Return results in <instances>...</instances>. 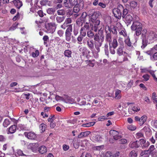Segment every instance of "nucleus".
Wrapping results in <instances>:
<instances>
[{
	"label": "nucleus",
	"mask_w": 157,
	"mask_h": 157,
	"mask_svg": "<svg viewBox=\"0 0 157 157\" xmlns=\"http://www.w3.org/2000/svg\"><path fill=\"white\" fill-rule=\"evenodd\" d=\"M57 13L59 15H63L65 14V11L64 10H59L57 11Z\"/></svg>",
	"instance_id": "obj_51"
},
{
	"label": "nucleus",
	"mask_w": 157,
	"mask_h": 157,
	"mask_svg": "<svg viewBox=\"0 0 157 157\" xmlns=\"http://www.w3.org/2000/svg\"><path fill=\"white\" fill-rule=\"evenodd\" d=\"M86 45L88 48L91 51L93 55L94 56H98V53L100 52V48L99 49H98L95 48L94 43L93 40L89 39L87 41Z\"/></svg>",
	"instance_id": "obj_4"
},
{
	"label": "nucleus",
	"mask_w": 157,
	"mask_h": 157,
	"mask_svg": "<svg viewBox=\"0 0 157 157\" xmlns=\"http://www.w3.org/2000/svg\"><path fill=\"white\" fill-rule=\"evenodd\" d=\"M47 151V147L44 146L42 145L38 148V151L41 154H44L46 153Z\"/></svg>",
	"instance_id": "obj_21"
},
{
	"label": "nucleus",
	"mask_w": 157,
	"mask_h": 157,
	"mask_svg": "<svg viewBox=\"0 0 157 157\" xmlns=\"http://www.w3.org/2000/svg\"><path fill=\"white\" fill-rule=\"evenodd\" d=\"M107 119V118L105 116H103L99 117L98 118V120L99 121H102Z\"/></svg>",
	"instance_id": "obj_63"
},
{
	"label": "nucleus",
	"mask_w": 157,
	"mask_h": 157,
	"mask_svg": "<svg viewBox=\"0 0 157 157\" xmlns=\"http://www.w3.org/2000/svg\"><path fill=\"white\" fill-rule=\"evenodd\" d=\"M142 28H139V29L135 30V33L134 35H136V36H138L141 34L142 35Z\"/></svg>",
	"instance_id": "obj_34"
},
{
	"label": "nucleus",
	"mask_w": 157,
	"mask_h": 157,
	"mask_svg": "<svg viewBox=\"0 0 157 157\" xmlns=\"http://www.w3.org/2000/svg\"><path fill=\"white\" fill-rule=\"evenodd\" d=\"M152 98L154 101L157 103V95L155 92L152 93Z\"/></svg>",
	"instance_id": "obj_47"
},
{
	"label": "nucleus",
	"mask_w": 157,
	"mask_h": 157,
	"mask_svg": "<svg viewBox=\"0 0 157 157\" xmlns=\"http://www.w3.org/2000/svg\"><path fill=\"white\" fill-rule=\"evenodd\" d=\"M84 20L82 14L80 17L76 20V23L77 25L79 26H82L83 23L84 22Z\"/></svg>",
	"instance_id": "obj_25"
},
{
	"label": "nucleus",
	"mask_w": 157,
	"mask_h": 157,
	"mask_svg": "<svg viewBox=\"0 0 157 157\" xmlns=\"http://www.w3.org/2000/svg\"><path fill=\"white\" fill-rule=\"evenodd\" d=\"M128 129L131 131L135 130L136 128V126L132 124L129 125L128 126Z\"/></svg>",
	"instance_id": "obj_50"
},
{
	"label": "nucleus",
	"mask_w": 157,
	"mask_h": 157,
	"mask_svg": "<svg viewBox=\"0 0 157 157\" xmlns=\"http://www.w3.org/2000/svg\"><path fill=\"white\" fill-rule=\"evenodd\" d=\"M24 135L25 137L31 140H35L36 137V134L33 132H25L24 133Z\"/></svg>",
	"instance_id": "obj_13"
},
{
	"label": "nucleus",
	"mask_w": 157,
	"mask_h": 157,
	"mask_svg": "<svg viewBox=\"0 0 157 157\" xmlns=\"http://www.w3.org/2000/svg\"><path fill=\"white\" fill-rule=\"evenodd\" d=\"M82 136L83 137H86L90 133V131H85L82 132Z\"/></svg>",
	"instance_id": "obj_56"
},
{
	"label": "nucleus",
	"mask_w": 157,
	"mask_h": 157,
	"mask_svg": "<svg viewBox=\"0 0 157 157\" xmlns=\"http://www.w3.org/2000/svg\"><path fill=\"white\" fill-rule=\"evenodd\" d=\"M17 128V126L15 125H11L9 128V132L11 134L14 133L16 131Z\"/></svg>",
	"instance_id": "obj_28"
},
{
	"label": "nucleus",
	"mask_w": 157,
	"mask_h": 157,
	"mask_svg": "<svg viewBox=\"0 0 157 157\" xmlns=\"http://www.w3.org/2000/svg\"><path fill=\"white\" fill-rule=\"evenodd\" d=\"M95 122L94 121L91 122L86 124H83L82 125V126L83 127H89L93 126Z\"/></svg>",
	"instance_id": "obj_35"
},
{
	"label": "nucleus",
	"mask_w": 157,
	"mask_h": 157,
	"mask_svg": "<svg viewBox=\"0 0 157 157\" xmlns=\"http://www.w3.org/2000/svg\"><path fill=\"white\" fill-rule=\"evenodd\" d=\"M142 130L145 132L146 135L147 136H149L151 135V130L148 126L144 127Z\"/></svg>",
	"instance_id": "obj_18"
},
{
	"label": "nucleus",
	"mask_w": 157,
	"mask_h": 157,
	"mask_svg": "<svg viewBox=\"0 0 157 157\" xmlns=\"http://www.w3.org/2000/svg\"><path fill=\"white\" fill-rule=\"evenodd\" d=\"M113 12L116 18L120 19L122 17L126 23L130 24L132 21L133 17L129 14L128 10L121 4L119 5L117 8L113 9Z\"/></svg>",
	"instance_id": "obj_1"
},
{
	"label": "nucleus",
	"mask_w": 157,
	"mask_h": 157,
	"mask_svg": "<svg viewBox=\"0 0 157 157\" xmlns=\"http://www.w3.org/2000/svg\"><path fill=\"white\" fill-rule=\"evenodd\" d=\"M17 155L18 156H24L25 155L23 153V151L20 149L17 150L16 152Z\"/></svg>",
	"instance_id": "obj_49"
},
{
	"label": "nucleus",
	"mask_w": 157,
	"mask_h": 157,
	"mask_svg": "<svg viewBox=\"0 0 157 157\" xmlns=\"http://www.w3.org/2000/svg\"><path fill=\"white\" fill-rule=\"evenodd\" d=\"M55 10L53 8H49L47 9V13L49 14H53L55 12Z\"/></svg>",
	"instance_id": "obj_43"
},
{
	"label": "nucleus",
	"mask_w": 157,
	"mask_h": 157,
	"mask_svg": "<svg viewBox=\"0 0 157 157\" xmlns=\"http://www.w3.org/2000/svg\"><path fill=\"white\" fill-rule=\"evenodd\" d=\"M85 36H82V35L80 34L77 38V43L79 44H82V41L83 39V37Z\"/></svg>",
	"instance_id": "obj_36"
},
{
	"label": "nucleus",
	"mask_w": 157,
	"mask_h": 157,
	"mask_svg": "<svg viewBox=\"0 0 157 157\" xmlns=\"http://www.w3.org/2000/svg\"><path fill=\"white\" fill-rule=\"evenodd\" d=\"M69 26H71V27H72V25H71V24L68 25L65 22L63 24V25H61V27L62 29H66V27H67V28H68V27H69Z\"/></svg>",
	"instance_id": "obj_42"
},
{
	"label": "nucleus",
	"mask_w": 157,
	"mask_h": 157,
	"mask_svg": "<svg viewBox=\"0 0 157 157\" xmlns=\"http://www.w3.org/2000/svg\"><path fill=\"white\" fill-rule=\"evenodd\" d=\"M57 33L59 37H62L64 34V31L60 29L58 31Z\"/></svg>",
	"instance_id": "obj_57"
},
{
	"label": "nucleus",
	"mask_w": 157,
	"mask_h": 157,
	"mask_svg": "<svg viewBox=\"0 0 157 157\" xmlns=\"http://www.w3.org/2000/svg\"><path fill=\"white\" fill-rule=\"evenodd\" d=\"M73 33L75 36H76L78 34V30L77 28L74 27L73 30Z\"/></svg>",
	"instance_id": "obj_55"
},
{
	"label": "nucleus",
	"mask_w": 157,
	"mask_h": 157,
	"mask_svg": "<svg viewBox=\"0 0 157 157\" xmlns=\"http://www.w3.org/2000/svg\"><path fill=\"white\" fill-rule=\"evenodd\" d=\"M117 31L119 32L118 41L119 42L120 41L123 42L124 38L125 39L129 36L126 30L121 24L117 26Z\"/></svg>",
	"instance_id": "obj_3"
},
{
	"label": "nucleus",
	"mask_w": 157,
	"mask_h": 157,
	"mask_svg": "<svg viewBox=\"0 0 157 157\" xmlns=\"http://www.w3.org/2000/svg\"><path fill=\"white\" fill-rule=\"evenodd\" d=\"M132 109L134 112H137L140 110V109L139 107L135 106L132 107Z\"/></svg>",
	"instance_id": "obj_53"
},
{
	"label": "nucleus",
	"mask_w": 157,
	"mask_h": 157,
	"mask_svg": "<svg viewBox=\"0 0 157 157\" xmlns=\"http://www.w3.org/2000/svg\"><path fill=\"white\" fill-rule=\"evenodd\" d=\"M143 78H144V80L145 81H148L150 78V75L148 74H146L142 76Z\"/></svg>",
	"instance_id": "obj_52"
},
{
	"label": "nucleus",
	"mask_w": 157,
	"mask_h": 157,
	"mask_svg": "<svg viewBox=\"0 0 157 157\" xmlns=\"http://www.w3.org/2000/svg\"><path fill=\"white\" fill-rule=\"evenodd\" d=\"M46 125L44 123L41 124L40 125V128L41 132H44L46 128Z\"/></svg>",
	"instance_id": "obj_38"
},
{
	"label": "nucleus",
	"mask_w": 157,
	"mask_h": 157,
	"mask_svg": "<svg viewBox=\"0 0 157 157\" xmlns=\"http://www.w3.org/2000/svg\"><path fill=\"white\" fill-rule=\"evenodd\" d=\"M133 81L132 80H130L129 82L127 84V86L128 88H130L133 85Z\"/></svg>",
	"instance_id": "obj_58"
},
{
	"label": "nucleus",
	"mask_w": 157,
	"mask_h": 157,
	"mask_svg": "<svg viewBox=\"0 0 157 157\" xmlns=\"http://www.w3.org/2000/svg\"><path fill=\"white\" fill-rule=\"evenodd\" d=\"M105 40L109 43L112 42V36L110 31L109 26L108 25H105Z\"/></svg>",
	"instance_id": "obj_7"
},
{
	"label": "nucleus",
	"mask_w": 157,
	"mask_h": 157,
	"mask_svg": "<svg viewBox=\"0 0 157 157\" xmlns=\"http://www.w3.org/2000/svg\"><path fill=\"white\" fill-rule=\"evenodd\" d=\"M39 54V52L38 50H36L35 52L32 53V56L33 57H37Z\"/></svg>",
	"instance_id": "obj_46"
},
{
	"label": "nucleus",
	"mask_w": 157,
	"mask_h": 157,
	"mask_svg": "<svg viewBox=\"0 0 157 157\" xmlns=\"http://www.w3.org/2000/svg\"><path fill=\"white\" fill-rule=\"evenodd\" d=\"M64 18L63 17L57 16L56 17V20L58 23H60L64 20Z\"/></svg>",
	"instance_id": "obj_39"
},
{
	"label": "nucleus",
	"mask_w": 157,
	"mask_h": 157,
	"mask_svg": "<svg viewBox=\"0 0 157 157\" xmlns=\"http://www.w3.org/2000/svg\"><path fill=\"white\" fill-rule=\"evenodd\" d=\"M151 124L154 127L157 128V120L152 121Z\"/></svg>",
	"instance_id": "obj_64"
},
{
	"label": "nucleus",
	"mask_w": 157,
	"mask_h": 157,
	"mask_svg": "<svg viewBox=\"0 0 157 157\" xmlns=\"http://www.w3.org/2000/svg\"><path fill=\"white\" fill-rule=\"evenodd\" d=\"M124 41L125 45L131 48L133 47V45L134 44V43H133L132 41L130 40L129 36L125 38Z\"/></svg>",
	"instance_id": "obj_17"
},
{
	"label": "nucleus",
	"mask_w": 157,
	"mask_h": 157,
	"mask_svg": "<svg viewBox=\"0 0 157 157\" xmlns=\"http://www.w3.org/2000/svg\"><path fill=\"white\" fill-rule=\"evenodd\" d=\"M78 50L80 54L83 56H86L90 53V51L86 47L79 46Z\"/></svg>",
	"instance_id": "obj_12"
},
{
	"label": "nucleus",
	"mask_w": 157,
	"mask_h": 157,
	"mask_svg": "<svg viewBox=\"0 0 157 157\" xmlns=\"http://www.w3.org/2000/svg\"><path fill=\"white\" fill-rule=\"evenodd\" d=\"M137 152L135 150H132L129 153L130 157H137Z\"/></svg>",
	"instance_id": "obj_33"
},
{
	"label": "nucleus",
	"mask_w": 157,
	"mask_h": 157,
	"mask_svg": "<svg viewBox=\"0 0 157 157\" xmlns=\"http://www.w3.org/2000/svg\"><path fill=\"white\" fill-rule=\"evenodd\" d=\"M127 143V140L124 139H121L119 140V143L120 144H125Z\"/></svg>",
	"instance_id": "obj_62"
},
{
	"label": "nucleus",
	"mask_w": 157,
	"mask_h": 157,
	"mask_svg": "<svg viewBox=\"0 0 157 157\" xmlns=\"http://www.w3.org/2000/svg\"><path fill=\"white\" fill-rule=\"evenodd\" d=\"M121 91L120 90H117L115 93V98L116 99H120L121 98Z\"/></svg>",
	"instance_id": "obj_30"
},
{
	"label": "nucleus",
	"mask_w": 157,
	"mask_h": 157,
	"mask_svg": "<svg viewBox=\"0 0 157 157\" xmlns=\"http://www.w3.org/2000/svg\"><path fill=\"white\" fill-rule=\"evenodd\" d=\"M116 48H114L113 47L109 46V50L110 53L112 54H114L115 53V49Z\"/></svg>",
	"instance_id": "obj_59"
},
{
	"label": "nucleus",
	"mask_w": 157,
	"mask_h": 157,
	"mask_svg": "<svg viewBox=\"0 0 157 157\" xmlns=\"http://www.w3.org/2000/svg\"><path fill=\"white\" fill-rule=\"evenodd\" d=\"M145 36L148 40L149 42L151 43L157 38V35L155 32L150 31L145 34Z\"/></svg>",
	"instance_id": "obj_8"
},
{
	"label": "nucleus",
	"mask_w": 157,
	"mask_h": 157,
	"mask_svg": "<svg viewBox=\"0 0 157 157\" xmlns=\"http://www.w3.org/2000/svg\"><path fill=\"white\" fill-rule=\"evenodd\" d=\"M94 40L95 41L94 42L95 48L97 49H99V48H100L102 44V42L104 40V36L103 34L100 36V39L99 36L97 33H96L94 36Z\"/></svg>",
	"instance_id": "obj_5"
},
{
	"label": "nucleus",
	"mask_w": 157,
	"mask_h": 157,
	"mask_svg": "<svg viewBox=\"0 0 157 157\" xmlns=\"http://www.w3.org/2000/svg\"><path fill=\"white\" fill-rule=\"evenodd\" d=\"M82 16L84 20V22L86 24H89L90 23L91 21H92V19H93V17H90L89 16H87L86 13L84 12L82 14Z\"/></svg>",
	"instance_id": "obj_15"
},
{
	"label": "nucleus",
	"mask_w": 157,
	"mask_h": 157,
	"mask_svg": "<svg viewBox=\"0 0 157 157\" xmlns=\"http://www.w3.org/2000/svg\"><path fill=\"white\" fill-rule=\"evenodd\" d=\"M140 142L136 141L134 142H131L129 145V147L131 148H137L140 146Z\"/></svg>",
	"instance_id": "obj_20"
},
{
	"label": "nucleus",
	"mask_w": 157,
	"mask_h": 157,
	"mask_svg": "<svg viewBox=\"0 0 157 157\" xmlns=\"http://www.w3.org/2000/svg\"><path fill=\"white\" fill-rule=\"evenodd\" d=\"M92 140L94 142H99L101 141L102 137L99 135H96L92 137Z\"/></svg>",
	"instance_id": "obj_23"
},
{
	"label": "nucleus",
	"mask_w": 157,
	"mask_h": 157,
	"mask_svg": "<svg viewBox=\"0 0 157 157\" xmlns=\"http://www.w3.org/2000/svg\"><path fill=\"white\" fill-rule=\"evenodd\" d=\"M63 5L67 9L71 8L73 7L70 4V2L69 0H65L64 1Z\"/></svg>",
	"instance_id": "obj_27"
},
{
	"label": "nucleus",
	"mask_w": 157,
	"mask_h": 157,
	"mask_svg": "<svg viewBox=\"0 0 157 157\" xmlns=\"http://www.w3.org/2000/svg\"><path fill=\"white\" fill-rule=\"evenodd\" d=\"M70 2V4L71 5L73 6H76L78 4L77 0H69Z\"/></svg>",
	"instance_id": "obj_48"
},
{
	"label": "nucleus",
	"mask_w": 157,
	"mask_h": 157,
	"mask_svg": "<svg viewBox=\"0 0 157 157\" xmlns=\"http://www.w3.org/2000/svg\"><path fill=\"white\" fill-rule=\"evenodd\" d=\"M124 48V45L123 43L119 45L118 48L117 49V54L119 56H121L123 54V48Z\"/></svg>",
	"instance_id": "obj_16"
},
{
	"label": "nucleus",
	"mask_w": 157,
	"mask_h": 157,
	"mask_svg": "<svg viewBox=\"0 0 157 157\" xmlns=\"http://www.w3.org/2000/svg\"><path fill=\"white\" fill-rule=\"evenodd\" d=\"M18 25V23L16 22L14 24H13L12 26L10 28V30H13L16 29Z\"/></svg>",
	"instance_id": "obj_44"
},
{
	"label": "nucleus",
	"mask_w": 157,
	"mask_h": 157,
	"mask_svg": "<svg viewBox=\"0 0 157 157\" xmlns=\"http://www.w3.org/2000/svg\"><path fill=\"white\" fill-rule=\"evenodd\" d=\"M147 32V30L146 29H144L142 33L141 39H142V45L141 47L142 49H144L147 46L148 43V40L145 36V34Z\"/></svg>",
	"instance_id": "obj_6"
},
{
	"label": "nucleus",
	"mask_w": 157,
	"mask_h": 157,
	"mask_svg": "<svg viewBox=\"0 0 157 157\" xmlns=\"http://www.w3.org/2000/svg\"><path fill=\"white\" fill-rule=\"evenodd\" d=\"M130 6L133 8H134L136 7L137 5V2L134 1H132L130 3Z\"/></svg>",
	"instance_id": "obj_45"
},
{
	"label": "nucleus",
	"mask_w": 157,
	"mask_h": 157,
	"mask_svg": "<svg viewBox=\"0 0 157 157\" xmlns=\"http://www.w3.org/2000/svg\"><path fill=\"white\" fill-rule=\"evenodd\" d=\"M105 157H113L111 152L108 151L106 153L105 155Z\"/></svg>",
	"instance_id": "obj_61"
},
{
	"label": "nucleus",
	"mask_w": 157,
	"mask_h": 157,
	"mask_svg": "<svg viewBox=\"0 0 157 157\" xmlns=\"http://www.w3.org/2000/svg\"><path fill=\"white\" fill-rule=\"evenodd\" d=\"M143 134L142 133L139 132L137 133L136 134V137L137 138L139 139L140 138L142 137L143 136Z\"/></svg>",
	"instance_id": "obj_60"
},
{
	"label": "nucleus",
	"mask_w": 157,
	"mask_h": 157,
	"mask_svg": "<svg viewBox=\"0 0 157 157\" xmlns=\"http://www.w3.org/2000/svg\"><path fill=\"white\" fill-rule=\"evenodd\" d=\"M150 154L147 150H145L141 151L140 153V155L141 156L146 157L149 156Z\"/></svg>",
	"instance_id": "obj_31"
},
{
	"label": "nucleus",
	"mask_w": 157,
	"mask_h": 157,
	"mask_svg": "<svg viewBox=\"0 0 157 157\" xmlns=\"http://www.w3.org/2000/svg\"><path fill=\"white\" fill-rule=\"evenodd\" d=\"M147 151H148L149 154L152 155V156H154L156 153V152H155L156 149L154 145H151Z\"/></svg>",
	"instance_id": "obj_19"
},
{
	"label": "nucleus",
	"mask_w": 157,
	"mask_h": 157,
	"mask_svg": "<svg viewBox=\"0 0 157 157\" xmlns=\"http://www.w3.org/2000/svg\"><path fill=\"white\" fill-rule=\"evenodd\" d=\"M80 10V9L76 5L73 8V11L74 13H77L79 12Z\"/></svg>",
	"instance_id": "obj_54"
},
{
	"label": "nucleus",
	"mask_w": 157,
	"mask_h": 157,
	"mask_svg": "<svg viewBox=\"0 0 157 157\" xmlns=\"http://www.w3.org/2000/svg\"><path fill=\"white\" fill-rule=\"evenodd\" d=\"M72 27L69 26L67 28L65 32V40L66 41L69 42L71 40L72 32Z\"/></svg>",
	"instance_id": "obj_9"
},
{
	"label": "nucleus",
	"mask_w": 157,
	"mask_h": 157,
	"mask_svg": "<svg viewBox=\"0 0 157 157\" xmlns=\"http://www.w3.org/2000/svg\"><path fill=\"white\" fill-rule=\"evenodd\" d=\"M110 31V32L115 35H117V27L115 26H114L112 28L110 27L109 26Z\"/></svg>",
	"instance_id": "obj_29"
},
{
	"label": "nucleus",
	"mask_w": 157,
	"mask_h": 157,
	"mask_svg": "<svg viewBox=\"0 0 157 157\" xmlns=\"http://www.w3.org/2000/svg\"><path fill=\"white\" fill-rule=\"evenodd\" d=\"M13 2L18 9H19L23 5L22 1L20 0H14Z\"/></svg>",
	"instance_id": "obj_22"
},
{
	"label": "nucleus",
	"mask_w": 157,
	"mask_h": 157,
	"mask_svg": "<svg viewBox=\"0 0 157 157\" xmlns=\"http://www.w3.org/2000/svg\"><path fill=\"white\" fill-rule=\"evenodd\" d=\"M109 46L113 47L114 48H116L118 45L117 40L116 39H113V41L109 43Z\"/></svg>",
	"instance_id": "obj_24"
},
{
	"label": "nucleus",
	"mask_w": 157,
	"mask_h": 157,
	"mask_svg": "<svg viewBox=\"0 0 157 157\" xmlns=\"http://www.w3.org/2000/svg\"><path fill=\"white\" fill-rule=\"evenodd\" d=\"M90 27L91 30L94 31L95 32L98 31V33H100L101 34H103V31L102 30L101 25L100 24V20L92 19V23H90Z\"/></svg>",
	"instance_id": "obj_2"
},
{
	"label": "nucleus",
	"mask_w": 157,
	"mask_h": 157,
	"mask_svg": "<svg viewBox=\"0 0 157 157\" xmlns=\"http://www.w3.org/2000/svg\"><path fill=\"white\" fill-rule=\"evenodd\" d=\"M147 117L145 115H144L140 118V122L139 124L140 126L142 125L146 121L147 119Z\"/></svg>",
	"instance_id": "obj_26"
},
{
	"label": "nucleus",
	"mask_w": 157,
	"mask_h": 157,
	"mask_svg": "<svg viewBox=\"0 0 157 157\" xmlns=\"http://www.w3.org/2000/svg\"><path fill=\"white\" fill-rule=\"evenodd\" d=\"M86 30L82 27L80 30V34L85 36L86 35Z\"/></svg>",
	"instance_id": "obj_40"
},
{
	"label": "nucleus",
	"mask_w": 157,
	"mask_h": 157,
	"mask_svg": "<svg viewBox=\"0 0 157 157\" xmlns=\"http://www.w3.org/2000/svg\"><path fill=\"white\" fill-rule=\"evenodd\" d=\"M46 28L48 33H53L55 32L56 28V24L52 23H48L46 26Z\"/></svg>",
	"instance_id": "obj_10"
},
{
	"label": "nucleus",
	"mask_w": 157,
	"mask_h": 157,
	"mask_svg": "<svg viewBox=\"0 0 157 157\" xmlns=\"http://www.w3.org/2000/svg\"><path fill=\"white\" fill-rule=\"evenodd\" d=\"M142 28V24L138 21H134L131 26V29L132 30H135Z\"/></svg>",
	"instance_id": "obj_11"
},
{
	"label": "nucleus",
	"mask_w": 157,
	"mask_h": 157,
	"mask_svg": "<svg viewBox=\"0 0 157 157\" xmlns=\"http://www.w3.org/2000/svg\"><path fill=\"white\" fill-rule=\"evenodd\" d=\"M109 133L115 140H117L121 138L119 132L116 130H111L109 131Z\"/></svg>",
	"instance_id": "obj_14"
},
{
	"label": "nucleus",
	"mask_w": 157,
	"mask_h": 157,
	"mask_svg": "<svg viewBox=\"0 0 157 157\" xmlns=\"http://www.w3.org/2000/svg\"><path fill=\"white\" fill-rule=\"evenodd\" d=\"M10 124V121L8 119H5L3 123V125L5 127H6Z\"/></svg>",
	"instance_id": "obj_41"
},
{
	"label": "nucleus",
	"mask_w": 157,
	"mask_h": 157,
	"mask_svg": "<svg viewBox=\"0 0 157 157\" xmlns=\"http://www.w3.org/2000/svg\"><path fill=\"white\" fill-rule=\"evenodd\" d=\"M71 51L69 50H67L64 51V55L65 56L70 58L71 57Z\"/></svg>",
	"instance_id": "obj_37"
},
{
	"label": "nucleus",
	"mask_w": 157,
	"mask_h": 157,
	"mask_svg": "<svg viewBox=\"0 0 157 157\" xmlns=\"http://www.w3.org/2000/svg\"><path fill=\"white\" fill-rule=\"evenodd\" d=\"M92 30H88L87 32V36L90 38H92L94 36V33L92 31Z\"/></svg>",
	"instance_id": "obj_32"
}]
</instances>
